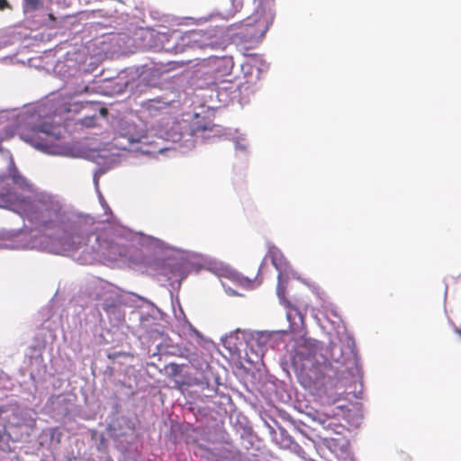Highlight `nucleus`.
<instances>
[{
	"mask_svg": "<svg viewBox=\"0 0 461 461\" xmlns=\"http://www.w3.org/2000/svg\"><path fill=\"white\" fill-rule=\"evenodd\" d=\"M20 210L19 213L44 228H51L61 217L60 203L50 196H43L34 203L28 198H23Z\"/></svg>",
	"mask_w": 461,
	"mask_h": 461,
	"instance_id": "f257e3e1",
	"label": "nucleus"
},
{
	"mask_svg": "<svg viewBox=\"0 0 461 461\" xmlns=\"http://www.w3.org/2000/svg\"><path fill=\"white\" fill-rule=\"evenodd\" d=\"M23 138L36 149L48 151L59 140V135L55 132L52 125L45 124L33 128L32 132Z\"/></svg>",
	"mask_w": 461,
	"mask_h": 461,
	"instance_id": "f03ea898",
	"label": "nucleus"
},
{
	"mask_svg": "<svg viewBox=\"0 0 461 461\" xmlns=\"http://www.w3.org/2000/svg\"><path fill=\"white\" fill-rule=\"evenodd\" d=\"M24 423L23 411L18 405L8 404L0 407V434L8 429L20 427Z\"/></svg>",
	"mask_w": 461,
	"mask_h": 461,
	"instance_id": "7ed1b4c3",
	"label": "nucleus"
},
{
	"mask_svg": "<svg viewBox=\"0 0 461 461\" xmlns=\"http://www.w3.org/2000/svg\"><path fill=\"white\" fill-rule=\"evenodd\" d=\"M208 37L205 33L199 31H190L185 32L179 38L178 48L181 51L185 49L203 50L209 46Z\"/></svg>",
	"mask_w": 461,
	"mask_h": 461,
	"instance_id": "20e7f679",
	"label": "nucleus"
},
{
	"mask_svg": "<svg viewBox=\"0 0 461 461\" xmlns=\"http://www.w3.org/2000/svg\"><path fill=\"white\" fill-rule=\"evenodd\" d=\"M178 93L172 90L161 96L148 99L142 102L140 105L144 110L153 113L171 107L175 102L178 101Z\"/></svg>",
	"mask_w": 461,
	"mask_h": 461,
	"instance_id": "39448f33",
	"label": "nucleus"
},
{
	"mask_svg": "<svg viewBox=\"0 0 461 461\" xmlns=\"http://www.w3.org/2000/svg\"><path fill=\"white\" fill-rule=\"evenodd\" d=\"M286 309V318L290 323V330L293 332H299L305 327V310L302 311L299 307L292 304L284 305Z\"/></svg>",
	"mask_w": 461,
	"mask_h": 461,
	"instance_id": "423d86ee",
	"label": "nucleus"
},
{
	"mask_svg": "<svg viewBox=\"0 0 461 461\" xmlns=\"http://www.w3.org/2000/svg\"><path fill=\"white\" fill-rule=\"evenodd\" d=\"M209 66L215 77H221L231 73L234 61L230 56L212 57L209 59Z\"/></svg>",
	"mask_w": 461,
	"mask_h": 461,
	"instance_id": "0eeeda50",
	"label": "nucleus"
},
{
	"mask_svg": "<svg viewBox=\"0 0 461 461\" xmlns=\"http://www.w3.org/2000/svg\"><path fill=\"white\" fill-rule=\"evenodd\" d=\"M88 239L78 231L67 233L60 239V244L64 251L77 250L87 245Z\"/></svg>",
	"mask_w": 461,
	"mask_h": 461,
	"instance_id": "6e6552de",
	"label": "nucleus"
},
{
	"mask_svg": "<svg viewBox=\"0 0 461 461\" xmlns=\"http://www.w3.org/2000/svg\"><path fill=\"white\" fill-rule=\"evenodd\" d=\"M266 30L258 28L256 24L247 23L241 32V38L248 42H258L265 35Z\"/></svg>",
	"mask_w": 461,
	"mask_h": 461,
	"instance_id": "1a4fd4ad",
	"label": "nucleus"
},
{
	"mask_svg": "<svg viewBox=\"0 0 461 461\" xmlns=\"http://www.w3.org/2000/svg\"><path fill=\"white\" fill-rule=\"evenodd\" d=\"M185 365H178L176 363H169L167 366L170 375L175 377H180L179 379H176V383L179 385H186L191 386L193 384H196V382H194V379H193L190 376H183L182 372Z\"/></svg>",
	"mask_w": 461,
	"mask_h": 461,
	"instance_id": "9d476101",
	"label": "nucleus"
},
{
	"mask_svg": "<svg viewBox=\"0 0 461 461\" xmlns=\"http://www.w3.org/2000/svg\"><path fill=\"white\" fill-rule=\"evenodd\" d=\"M44 5L43 0H23V10L25 14L41 9Z\"/></svg>",
	"mask_w": 461,
	"mask_h": 461,
	"instance_id": "9b49d317",
	"label": "nucleus"
},
{
	"mask_svg": "<svg viewBox=\"0 0 461 461\" xmlns=\"http://www.w3.org/2000/svg\"><path fill=\"white\" fill-rule=\"evenodd\" d=\"M276 291H277V295H278V298H279L281 303L283 305L289 304V301L285 296V287L284 284L281 281L278 282V285H277V287H276Z\"/></svg>",
	"mask_w": 461,
	"mask_h": 461,
	"instance_id": "f8f14e48",
	"label": "nucleus"
},
{
	"mask_svg": "<svg viewBox=\"0 0 461 461\" xmlns=\"http://www.w3.org/2000/svg\"><path fill=\"white\" fill-rule=\"evenodd\" d=\"M269 338H270V335L267 332L261 331V332L257 333L256 337L253 338V339H255L258 342V346L263 347L267 344Z\"/></svg>",
	"mask_w": 461,
	"mask_h": 461,
	"instance_id": "ddd939ff",
	"label": "nucleus"
},
{
	"mask_svg": "<svg viewBox=\"0 0 461 461\" xmlns=\"http://www.w3.org/2000/svg\"><path fill=\"white\" fill-rule=\"evenodd\" d=\"M11 177H12L14 183L16 185H27L26 179L23 176H21L17 171H14V173H12Z\"/></svg>",
	"mask_w": 461,
	"mask_h": 461,
	"instance_id": "4468645a",
	"label": "nucleus"
},
{
	"mask_svg": "<svg viewBox=\"0 0 461 461\" xmlns=\"http://www.w3.org/2000/svg\"><path fill=\"white\" fill-rule=\"evenodd\" d=\"M185 357L187 358L190 363L194 364L196 360L197 355L194 352H187V354L185 355Z\"/></svg>",
	"mask_w": 461,
	"mask_h": 461,
	"instance_id": "2eb2a0df",
	"label": "nucleus"
},
{
	"mask_svg": "<svg viewBox=\"0 0 461 461\" xmlns=\"http://www.w3.org/2000/svg\"><path fill=\"white\" fill-rule=\"evenodd\" d=\"M11 8L10 4L7 0H0V11Z\"/></svg>",
	"mask_w": 461,
	"mask_h": 461,
	"instance_id": "dca6fc26",
	"label": "nucleus"
},
{
	"mask_svg": "<svg viewBox=\"0 0 461 461\" xmlns=\"http://www.w3.org/2000/svg\"><path fill=\"white\" fill-rule=\"evenodd\" d=\"M454 331H455V333H456L459 337H461V326H460V327L454 326Z\"/></svg>",
	"mask_w": 461,
	"mask_h": 461,
	"instance_id": "f3484780",
	"label": "nucleus"
},
{
	"mask_svg": "<svg viewBox=\"0 0 461 461\" xmlns=\"http://www.w3.org/2000/svg\"><path fill=\"white\" fill-rule=\"evenodd\" d=\"M233 3L237 2V6L236 8H241L242 6V3H241V0H232Z\"/></svg>",
	"mask_w": 461,
	"mask_h": 461,
	"instance_id": "a211bd4d",
	"label": "nucleus"
},
{
	"mask_svg": "<svg viewBox=\"0 0 461 461\" xmlns=\"http://www.w3.org/2000/svg\"><path fill=\"white\" fill-rule=\"evenodd\" d=\"M49 19L50 21H56V17L53 15V14H49Z\"/></svg>",
	"mask_w": 461,
	"mask_h": 461,
	"instance_id": "6ab92c4d",
	"label": "nucleus"
},
{
	"mask_svg": "<svg viewBox=\"0 0 461 461\" xmlns=\"http://www.w3.org/2000/svg\"><path fill=\"white\" fill-rule=\"evenodd\" d=\"M101 113H102L103 114H105V113H107V110H106L105 108H103V109L101 110Z\"/></svg>",
	"mask_w": 461,
	"mask_h": 461,
	"instance_id": "aec40b11",
	"label": "nucleus"
}]
</instances>
